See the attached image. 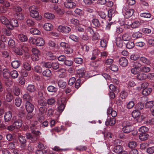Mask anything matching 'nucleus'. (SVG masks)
Listing matches in <instances>:
<instances>
[{
	"label": "nucleus",
	"instance_id": "nucleus-1",
	"mask_svg": "<svg viewBox=\"0 0 154 154\" xmlns=\"http://www.w3.org/2000/svg\"><path fill=\"white\" fill-rule=\"evenodd\" d=\"M142 64L138 61L134 62L133 63V67L131 69V73H136L138 71L144 72H149L150 69L149 67L146 66L141 67Z\"/></svg>",
	"mask_w": 154,
	"mask_h": 154
},
{
	"label": "nucleus",
	"instance_id": "nucleus-2",
	"mask_svg": "<svg viewBox=\"0 0 154 154\" xmlns=\"http://www.w3.org/2000/svg\"><path fill=\"white\" fill-rule=\"evenodd\" d=\"M132 123L128 121H124L122 123V130L125 133H128L133 130Z\"/></svg>",
	"mask_w": 154,
	"mask_h": 154
},
{
	"label": "nucleus",
	"instance_id": "nucleus-3",
	"mask_svg": "<svg viewBox=\"0 0 154 154\" xmlns=\"http://www.w3.org/2000/svg\"><path fill=\"white\" fill-rule=\"evenodd\" d=\"M29 10L30 11V15L31 17L35 19H38L37 20L40 19L39 18V13L35 6H31L29 8Z\"/></svg>",
	"mask_w": 154,
	"mask_h": 154
},
{
	"label": "nucleus",
	"instance_id": "nucleus-4",
	"mask_svg": "<svg viewBox=\"0 0 154 154\" xmlns=\"http://www.w3.org/2000/svg\"><path fill=\"white\" fill-rule=\"evenodd\" d=\"M39 112L38 113V121L42 122V121L44 120V114L47 111V108L44 106H41L39 108Z\"/></svg>",
	"mask_w": 154,
	"mask_h": 154
},
{
	"label": "nucleus",
	"instance_id": "nucleus-5",
	"mask_svg": "<svg viewBox=\"0 0 154 154\" xmlns=\"http://www.w3.org/2000/svg\"><path fill=\"white\" fill-rule=\"evenodd\" d=\"M147 72L138 71L136 74H132L134 75H137L136 78L138 81H143L146 80L147 78V74H145Z\"/></svg>",
	"mask_w": 154,
	"mask_h": 154
},
{
	"label": "nucleus",
	"instance_id": "nucleus-6",
	"mask_svg": "<svg viewBox=\"0 0 154 154\" xmlns=\"http://www.w3.org/2000/svg\"><path fill=\"white\" fill-rule=\"evenodd\" d=\"M19 24L17 21L15 19H11L7 26V28L9 30H12L15 27H17L18 26Z\"/></svg>",
	"mask_w": 154,
	"mask_h": 154
},
{
	"label": "nucleus",
	"instance_id": "nucleus-7",
	"mask_svg": "<svg viewBox=\"0 0 154 154\" xmlns=\"http://www.w3.org/2000/svg\"><path fill=\"white\" fill-rule=\"evenodd\" d=\"M57 30L59 32L67 33L71 31V28L68 26L60 25L58 26Z\"/></svg>",
	"mask_w": 154,
	"mask_h": 154
},
{
	"label": "nucleus",
	"instance_id": "nucleus-8",
	"mask_svg": "<svg viewBox=\"0 0 154 154\" xmlns=\"http://www.w3.org/2000/svg\"><path fill=\"white\" fill-rule=\"evenodd\" d=\"M26 110L28 113H31L34 110V106L31 102H26L25 104Z\"/></svg>",
	"mask_w": 154,
	"mask_h": 154
},
{
	"label": "nucleus",
	"instance_id": "nucleus-9",
	"mask_svg": "<svg viewBox=\"0 0 154 154\" xmlns=\"http://www.w3.org/2000/svg\"><path fill=\"white\" fill-rule=\"evenodd\" d=\"M113 151L114 152L120 154L122 153L124 154H127L126 152L123 150V147L121 145H118L114 147L113 149Z\"/></svg>",
	"mask_w": 154,
	"mask_h": 154
},
{
	"label": "nucleus",
	"instance_id": "nucleus-10",
	"mask_svg": "<svg viewBox=\"0 0 154 154\" xmlns=\"http://www.w3.org/2000/svg\"><path fill=\"white\" fill-rule=\"evenodd\" d=\"M124 9L126 11L125 17L126 19L129 18L130 17L132 16L134 12V10L133 9H130L127 10V8H125Z\"/></svg>",
	"mask_w": 154,
	"mask_h": 154
},
{
	"label": "nucleus",
	"instance_id": "nucleus-11",
	"mask_svg": "<svg viewBox=\"0 0 154 154\" xmlns=\"http://www.w3.org/2000/svg\"><path fill=\"white\" fill-rule=\"evenodd\" d=\"M119 65L123 67L126 66L128 64V60L124 57H121L119 60Z\"/></svg>",
	"mask_w": 154,
	"mask_h": 154
},
{
	"label": "nucleus",
	"instance_id": "nucleus-12",
	"mask_svg": "<svg viewBox=\"0 0 154 154\" xmlns=\"http://www.w3.org/2000/svg\"><path fill=\"white\" fill-rule=\"evenodd\" d=\"M116 123V119L114 118H111L108 116L105 122V125L106 126H112L114 125Z\"/></svg>",
	"mask_w": 154,
	"mask_h": 154
},
{
	"label": "nucleus",
	"instance_id": "nucleus-13",
	"mask_svg": "<svg viewBox=\"0 0 154 154\" xmlns=\"http://www.w3.org/2000/svg\"><path fill=\"white\" fill-rule=\"evenodd\" d=\"M64 4L65 7L68 8H74L76 6L75 3L73 2L72 0L69 2H65Z\"/></svg>",
	"mask_w": 154,
	"mask_h": 154
},
{
	"label": "nucleus",
	"instance_id": "nucleus-14",
	"mask_svg": "<svg viewBox=\"0 0 154 154\" xmlns=\"http://www.w3.org/2000/svg\"><path fill=\"white\" fill-rule=\"evenodd\" d=\"M18 138L20 142L23 145L21 146V148L24 147L25 146L24 144L26 143L27 141L25 137L20 134L18 135Z\"/></svg>",
	"mask_w": 154,
	"mask_h": 154
},
{
	"label": "nucleus",
	"instance_id": "nucleus-15",
	"mask_svg": "<svg viewBox=\"0 0 154 154\" xmlns=\"http://www.w3.org/2000/svg\"><path fill=\"white\" fill-rule=\"evenodd\" d=\"M26 136L27 139L30 141V142H34L37 140V138L35 136L32 135L29 133H26Z\"/></svg>",
	"mask_w": 154,
	"mask_h": 154
},
{
	"label": "nucleus",
	"instance_id": "nucleus-16",
	"mask_svg": "<svg viewBox=\"0 0 154 154\" xmlns=\"http://www.w3.org/2000/svg\"><path fill=\"white\" fill-rule=\"evenodd\" d=\"M13 96L11 91H8L5 96V100L7 102H11L13 99Z\"/></svg>",
	"mask_w": 154,
	"mask_h": 154
},
{
	"label": "nucleus",
	"instance_id": "nucleus-17",
	"mask_svg": "<svg viewBox=\"0 0 154 154\" xmlns=\"http://www.w3.org/2000/svg\"><path fill=\"white\" fill-rule=\"evenodd\" d=\"M12 114L11 112L8 111L5 113L4 115V119L5 122L9 121L11 119Z\"/></svg>",
	"mask_w": 154,
	"mask_h": 154
},
{
	"label": "nucleus",
	"instance_id": "nucleus-18",
	"mask_svg": "<svg viewBox=\"0 0 154 154\" xmlns=\"http://www.w3.org/2000/svg\"><path fill=\"white\" fill-rule=\"evenodd\" d=\"M107 114L108 115H109H109H111L112 117H116L117 115L116 111L115 110H112V108L111 107H109L108 109L107 110Z\"/></svg>",
	"mask_w": 154,
	"mask_h": 154
},
{
	"label": "nucleus",
	"instance_id": "nucleus-19",
	"mask_svg": "<svg viewBox=\"0 0 154 154\" xmlns=\"http://www.w3.org/2000/svg\"><path fill=\"white\" fill-rule=\"evenodd\" d=\"M26 90L30 93H34L36 91V88L33 85H29L26 88Z\"/></svg>",
	"mask_w": 154,
	"mask_h": 154
},
{
	"label": "nucleus",
	"instance_id": "nucleus-20",
	"mask_svg": "<svg viewBox=\"0 0 154 154\" xmlns=\"http://www.w3.org/2000/svg\"><path fill=\"white\" fill-rule=\"evenodd\" d=\"M45 44L44 39L42 38H36V44L37 46H43Z\"/></svg>",
	"mask_w": 154,
	"mask_h": 154
},
{
	"label": "nucleus",
	"instance_id": "nucleus-21",
	"mask_svg": "<svg viewBox=\"0 0 154 154\" xmlns=\"http://www.w3.org/2000/svg\"><path fill=\"white\" fill-rule=\"evenodd\" d=\"M122 38L124 41H128L131 39V36L129 33L127 32L122 35Z\"/></svg>",
	"mask_w": 154,
	"mask_h": 154
},
{
	"label": "nucleus",
	"instance_id": "nucleus-22",
	"mask_svg": "<svg viewBox=\"0 0 154 154\" xmlns=\"http://www.w3.org/2000/svg\"><path fill=\"white\" fill-rule=\"evenodd\" d=\"M116 43L117 46L122 48L123 45V40L120 37H117L116 39Z\"/></svg>",
	"mask_w": 154,
	"mask_h": 154
},
{
	"label": "nucleus",
	"instance_id": "nucleus-23",
	"mask_svg": "<svg viewBox=\"0 0 154 154\" xmlns=\"http://www.w3.org/2000/svg\"><path fill=\"white\" fill-rule=\"evenodd\" d=\"M0 20L2 23L6 25L7 27V26L9 23V20L5 17L1 16L0 17Z\"/></svg>",
	"mask_w": 154,
	"mask_h": 154
},
{
	"label": "nucleus",
	"instance_id": "nucleus-24",
	"mask_svg": "<svg viewBox=\"0 0 154 154\" xmlns=\"http://www.w3.org/2000/svg\"><path fill=\"white\" fill-rule=\"evenodd\" d=\"M23 99L26 102H31L32 101V98L28 93L24 94L23 96Z\"/></svg>",
	"mask_w": 154,
	"mask_h": 154
},
{
	"label": "nucleus",
	"instance_id": "nucleus-25",
	"mask_svg": "<svg viewBox=\"0 0 154 154\" xmlns=\"http://www.w3.org/2000/svg\"><path fill=\"white\" fill-rule=\"evenodd\" d=\"M18 37L19 39L22 42H25L28 40L27 36L23 34H21L18 35Z\"/></svg>",
	"mask_w": 154,
	"mask_h": 154
},
{
	"label": "nucleus",
	"instance_id": "nucleus-26",
	"mask_svg": "<svg viewBox=\"0 0 154 154\" xmlns=\"http://www.w3.org/2000/svg\"><path fill=\"white\" fill-rule=\"evenodd\" d=\"M0 33L3 35L10 36L11 34V32L9 30H8L6 28H2L1 30Z\"/></svg>",
	"mask_w": 154,
	"mask_h": 154
},
{
	"label": "nucleus",
	"instance_id": "nucleus-27",
	"mask_svg": "<svg viewBox=\"0 0 154 154\" xmlns=\"http://www.w3.org/2000/svg\"><path fill=\"white\" fill-rule=\"evenodd\" d=\"M2 74L3 76L5 79H8L10 77V72L7 69H4L3 70Z\"/></svg>",
	"mask_w": 154,
	"mask_h": 154
},
{
	"label": "nucleus",
	"instance_id": "nucleus-28",
	"mask_svg": "<svg viewBox=\"0 0 154 154\" xmlns=\"http://www.w3.org/2000/svg\"><path fill=\"white\" fill-rule=\"evenodd\" d=\"M149 137V135L147 133H140L139 138L141 140H146Z\"/></svg>",
	"mask_w": 154,
	"mask_h": 154
},
{
	"label": "nucleus",
	"instance_id": "nucleus-29",
	"mask_svg": "<svg viewBox=\"0 0 154 154\" xmlns=\"http://www.w3.org/2000/svg\"><path fill=\"white\" fill-rule=\"evenodd\" d=\"M84 68H81L78 69L77 70V76H79V78L83 77L85 75V72H84Z\"/></svg>",
	"mask_w": 154,
	"mask_h": 154
},
{
	"label": "nucleus",
	"instance_id": "nucleus-30",
	"mask_svg": "<svg viewBox=\"0 0 154 154\" xmlns=\"http://www.w3.org/2000/svg\"><path fill=\"white\" fill-rule=\"evenodd\" d=\"M22 124V121L21 120L18 119L13 122V125H14L15 127L18 128L21 126Z\"/></svg>",
	"mask_w": 154,
	"mask_h": 154
},
{
	"label": "nucleus",
	"instance_id": "nucleus-31",
	"mask_svg": "<svg viewBox=\"0 0 154 154\" xmlns=\"http://www.w3.org/2000/svg\"><path fill=\"white\" fill-rule=\"evenodd\" d=\"M48 44L49 46L53 48V49L54 50H58V47L57 45L56 44L52 41H50L48 42Z\"/></svg>",
	"mask_w": 154,
	"mask_h": 154
},
{
	"label": "nucleus",
	"instance_id": "nucleus-32",
	"mask_svg": "<svg viewBox=\"0 0 154 154\" xmlns=\"http://www.w3.org/2000/svg\"><path fill=\"white\" fill-rule=\"evenodd\" d=\"M53 25L50 23H45L44 26V28L47 31H50L52 30Z\"/></svg>",
	"mask_w": 154,
	"mask_h": 154
},
{
	"label": "nucleus",
	"instance_id": "nucleus-33",
	"mask_svg": "<svg viewBox=\"0 0 154 154\" xmlns=\"http://www.w3.org/2000/svg\"><path fill=\"white\" fill-rule=\"evenodd\" d=\"M152 91V89L150 88L144 89L142 92V94L145 96H147Z\"/></svg>",
	"mask_w": 154,
	"mask_h": 154
},
{
	"label": "nucleus",
	"instance_id": "nucleus-34",
	"mask_svg": "<svg viewBox=\"0 0 154 154\" xmlns=\"http://www.w3.org/2000/svg\"><path fill=\"white\" fill-rule=\"evenodd\" d=\"M39 124L37 121H35L34 123L31 125L30 127V129L31 130H34L38 129L39 126Z\"/></svg>",
	"mask_w": 154,
	"mask_h": 154
},
{
	"label": "nucleus",
	"instance_id": "nucleus-35",
	"mask_svg": "<svg viewBox=\"0 0 154 154\" xmlns=\"http://www.w3.org/2000/svg\"><path fill=\"white\" fill-rule=\"evenodd\" d=\"M51 71L49 69H46L44 70L42 72L43 75L46 77H50L51 75Z\"/></svg>",
	"mask_w": 154,
	"mask_h": 154
},
{
	"label": "nucleus",
	"instance_id": "nucleus-36",
	"mask_svg": "<svg viewBox=\"0 0 154 154\" xmlns=\"http://www.w3.org/2000/svg\"><path fill=\"white\" fill-rule=\"evenodd\" d=\"M12 66L14 68H17L20 65V62L18 60H14L11 63Z\"/></svg>",
	"mask_w": 154,
	"mask_h": 154
},
{
	"label": "nucleus",
	"instance_id": "nucleus-37",
	"mask_svg": "<svg viewBox=\"0 0 154 154\" xmlns=\"http://www.w3.org/2000/svg\"><path fill=\"white\" fill-rule=\"evenodd\" d=\"M52 63L50 62H42V67L47 68H49L52 67Z\"/></svg>",
	"mask_w": 154,
	"mask_h": 154
},
{
	"label": "nucleus",
	"instance_id": "nucleus-38",
	"mask_svg": "<svg viewBox=\"0 0 154 154\" xmlns=\"http://www.w3.org/2000/svg\"><path fill=\"white\" fill-rule=\"evenodd\" d=\"M140 57V56L138 54L134 53L131 54L130 57V58L131 60L136 61Z\"/></svg>",
	"mask_w": 154,
	"mask_h": 154
},
{
	"label": "nucleus",
	"instance_id": "nucleus-39",
	"mask_svg": "<svg viewBox=\"0 0 154 154\" xmlns=\"http://www.w3.org/2000/svg\"><path fill=\"white\" fill-rule=\"evenodd\" d=\"M58 85L59 87L63 89L65 88L66 86V82L62 80H60L58 81Z\"/></svg>",
	"mask_w": 154,
	"mask_h": 154
},
{
	"label": "nucleus",
	"instance_id": "nucleus-40",
	"mask_svg": "<svg viewBox=\"0 0 154 154\" xmlns=\"http://www.w3.org/2000/svg\"><path fill=\"white\" fill-rule=\"evenodd\" d=\"M13 79H15L18 76V73L15 70H13L10 72V76Z\"/></svg>",
	"mask_w": 154,
	"mask_h": 154
},
{
	"label": "nucleus",
	"instance_id": "nucleus-41",
	"mask_svg": "<svg viewBox=\"0 0 154 154\" xmlns=\"http://www.w3.org/2000/svg\"><path fill=\"white\" fill-rule=\"evenodd\" d=\"M140 25V22L137 20H135L132 23L131 25V26L133 28H135L138 27Z\"/></svg>",
	"mask_w": 154,
	"mask_h": 154
},
{
	"label": "nucleus",
	"instance_id": "nucleus-42",
	"mask_svg": "<svg viewBox=\"0 0 154 154\" xmlns=\"http://www.w3.org/2000/svg\"><path fill=\"white\" fill-rule=\"evenodd\" d=\"M26 24L29 27H34L35 26V22L30 19H28L26 21Z\"/></svg>",
	"mask_w": 154,
	"mask_h": 154
},
{
	"label": "nucleus",
	"instance_id": "nucleus-43",
	"mask_svg": "<svg viewBox=\"0 0 154 154\" xmlns=\"http://www.w3.org/2000/svg\"><path fill=\"white\" fill-rule=\"evenodd\" d=\"M48 91L51 92L55 93L57 90V88L52 85H50L47 88Z\"/></svg>",
	"mask_w": 154,
	"mask_h": 154
},
{
	"label": "nucleus",
	"instance_id": "nucleus-44",
	"mask_svg": "<svg viewBox=\"0 0 154 154\" xmlns=\"http://www.w3.org/2000/svg\"><path fill=\"white\" fill-rule=\"evenodd\" d=\"M56 100L54 98L52 97L47 100V104L48 105H53L55 103Z\"/></svg>",
	"mask_w": 154,
	"mask_h": 154
},
{
	"label": "nucleus",
	"instance_id": "nucleus-45",
	"mask_svg": "<svg viewBox=\"0 0 154 154\" xmlns=\"http://www.w3.org/2000/svg\"><path fill=\"white\" fill-rule=\"evenodd\" d=\"M30 32L33 35H39L40 33V32L38 29L34 28L30 29Z\"/></svg>",
	"mask_w": 154,
	"mask_h": 154
},
{
	"label": "nucleus",
	"instance_id": "nucleus-46",
	"mask_svg": "<svg viewBox=\"0 0 154 154\" xmlns=\"http://www.w3.org/2000/svg\"><path fill=\"white\" fill-rule=\"evenodd\" d=\"M142 36L141 33L138 32L134 33L132 35V37L134 39H137L141 37Z\"/></svg>",
	"mask_w": 154,
	"mask_h": 154
},
{
	"label": "nucleus",
	"instance_id": "nucleus-47",
	"mask_svg": "<svg viewBox=\"0 0 154 154\" xmlns=\"http://www.w3.org/2000/svg\"><path fill=\"white\" fill-rule=\"evenodd\" d=\"M154 106V101H151L146 103L145 106L146 108H151Z\"/></svg>",
	"mask_w": 154,
	"mask_h": 154
},
{
	"label": "nucleus",
	"instance_id": "nucleus-48",
	"mask_svg": "<svg viewBox=\"0 0 154 154\" xmlns=\"http://www.w3.org/2000/svg\"><path fill=\"white\" fill-rule=\"evenodd\" d=\"M92 23L95 26L99 27L100 26L99 21L97 19L94 18L92 21Z\"/></svg>",
	"mask_w": 154,
	"mask_h": 154
},
{
	"label": "nucleus",
	"instance_id": "nucleus-49",
	"mask_svg": "<svg viewBox=\"0 0 154 154\" xmlns=\"http://www.w3.org/2000/svg\"><path fill=\"white\" fill-rule=\"evenodd\" d=\"M44 16L45 18L50 20L52 19L54 17V14L49 13H45Z\"/></svg>",
	"mask_w": 154,
	"mask_h": 154
},
{
	"label": "nucleus",
	"instance_id": "nucleus-50",
	"mask_svg": "<svg viewBox=\"0 0 154 154\" xmlns=\"http://www.w3.org/2000/svg\"><path fill=\"white\" fill-rule=\"evenodd\" d=\"M15 17L19 20H21L24 19V16L23 14L22 13H16Z\"/></svg>",
	"mask_w": 154,
	"mask_h": 154
},
{
	"label": "nucleus",
	"instance_id": "nucleus-51",
	"mask_svg": "<svg viewBox=\"0 0 154 154\" xmlns=\"http://www.w3.org/2000/svg\"><path fill=\"white\" fill-rule=\"evenodd\" d=\"M148 131V128L145 126H142L139 129L140 133H146Z\"/></svg>",
	"mask_w": 154,
	"mask_h": 154
},
{
	"label": "nucleus",
	"instance_id": "nucleus-52",
	"mask_svg": "<svg viewBox=\"0 0 154 154\" xmlns=\"http://www.w3.org/2000/svg\"><path fill=\"white\" fill-rule=\"evenodd\" d=\"M22 100L19 97H17L16 98L15 100V105L17 107L20 106Z\"/></svg>",
	"mask_w": 154,
	"mask_h": 154
},
{
	"label": "nucleus",
	"instance_id": "nucleus-53",
	"mask_svg": "<svg viewBox=\"0 0 154 154\" xmlns=\"http://www.w3.org/2000/svg\"><path fill=\"white\" fill-rule=\"evenodd\" d=\"M137 145V142L135 141H131L129 142L128 144V146L131 148L135 147Z\"/></svg>",
	"mask_w": 154,
	"mask_h": 154
},
{
	"label": "nucleus",
	"instance_id": "nucleus-54",
	"mask_svg": "<svg viewBox=\"0 0 154 154\" xmlns=\"http://www.w3.org/2000/svg\"><path fill=\"white\" fill-rule=\"evenodd\" d=\"M87 149V147L83 146H80L76 148V150L79 151H83L86 150Z\"/></svg>",
	"mask_w": 154,
	"mask_h": 154
},
{
	"label": "nucleus",
	"instance_id": "nucleus-55",
	"mask_svg": "<svg viewBox=\"0 0 154 154\" xmlns=\"http://www.w3.org/2000/svg\"><path fill=\"white\" fill-rule=\"evenodd\" d=\"M134 46V43L132 42H128L126 44V47L128 49L133 48Z\"/></svg>",
	"mask_w": 154,
	"mask_h": 154
},
{
	"label": "nucleus",
	"instance_id": "nucleus-56",
	"mask_svg": "<svg viewBox=\"0 0 154 154\" xmlns=\"http://www.w3.org/2000/svg\"><path fill=\"white\" fill-rule=\"evenodd\" d=\"M140 15L142 17L146 18H149L151 16V14L149 13H142L140 14Z\"/></svg>",
	"mask_w": 154,
	"mask_h": 154
},
{
	"label": "nucleus",
	"instance_id": "nucleus-57",
	"mask_svg": "<svg viewBox=\"0 0 154 154\" xmlns=\"http://www.w3.org/2000/svg\"><path fill=\"white\" fill-rule=\"evenodd\" d=\"M134 102L133 101H130L127 104V107L128 109L132 108L134 106Z\"/></svg>",
	"mask_w": 154,
	"mask_h": 154
},
{
	"label": "nucleus",
	"instance_id": "nucleus-58",
	"mask_svg": "<svg viewBox=\"0 0 154 154\" xmlns=\"http://www.w3.org/2000/svg\"><path fill=\"white\" fill-rule=\"evenodd\" d=\"M64 63L65 65L68 66H70L73 64V61L71 60H66V59Z\"/></svg>",
	"mask_w": 154,
	"mask_h": 154
},
{
	"label": "nucleus",
	"instance_id": "nucleus-59",
	"mask_svg": "<svg viewBox=\"0 0 154 154\" xmlns=\"http://www.w3.org/2000/svg\"><path fill=\"white\" fill-rule=\"evenodd\" d=\"M110 70L114 72L117 71L119 69L118 66L115 64H112L111 65L109 68Z\"/></svg>",
	"mask_w": 154,
	"mask_h": 154
},
{
	"label": "nucleus",
	"instance_id": "nucleus-60",
	"mask_svg": "<svg viewBox=\"0 0 154 154\" xmlns=\"http://www.w3.org/2000/svg\"><path fill=\"white\" fill-rule=\"evenodd\" d=\"M54 9L55 10V11L59 14L62 15L64 13V11L58 8L57 6L55 7Z\"/></svg>",
	"mask_w": 154,
	"mask_h": 154
},
{
	"label": "nucleus",
	"instance_id": "nucleus-61",
	"mask_svg": "<svg viewBox=\"0 0 154 154\" xmlns=\"http://www.w3.org/2000/svg\"><path fill=\"white\" fill-rule=\"evenodd\" d=\"M140 115V113L136 110L133 111L132 113V116L135 119L139 117Z\"/></svg>",
	"mask_w": 154,
	"mask_h": 154
},
{
	"label": "nucleus",
	"instance_id": "nucleus-62",
	"mask_svg": "<svg viewBox=\"0 0 154 154\" xmlns=\"http://www.w3.org/2000/svg\"><path fill=\"white\" fill-rule=\"evenodd\" d=\"M74 60L76 63L80 64L82 63L83 60L81 58L76 57L74 58Z\"/></svg>",
	"mask_w": 154,
	"mask_h": 154
},
{
	"label": "nucleus",
	"instance_id": "nucleus-63",
	"mask_svg": "<svg viewBox=\"0 0 154 154\" xmlns=\"http://www.w3.org/2000/svg\"><path fill=\"white\" fill-rule=\"evenodd\" d=\"M8 45L11 48L14 47L15 46L14 41L12 39H10L8 42Z\"/></svg>",
	"mask_w": 154,
	"mask_h": 154
},
{
	"label": "nucleus",
	"instance_id": "nucleus-64",
	"mask_svg": "<svg viewBox=\"0 0 154 154\" xmlns=\"http://www.w3.org/2000/svg\"><path fill=\"white\" fill-rule=\"evenodd\" d=\"M146 152L149 154L154 153V146L148 148L146 149Z\"/></svg>",
	"mask_w": 154,
	"mask_h": 154
}]
</instances>
